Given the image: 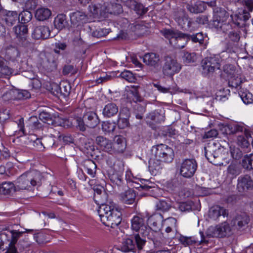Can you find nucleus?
I'll list each match as a JSON object with an SVG mask.
<instances>
[{
    "label": "nucleus",
    "mask_w": 253,
    "mask_h": 253,
    "mask_svg": "<svg viewBox=\"0 0 253 253\" xmlns=\"http://www.w3.org/2000/svg\"><path fill=\"white\" fill-rule=\"evenodd\" d=\"M85 170L91 177H94L96 171V165L91 160L87 159L84 162Z\"/></svg>",
    "instance_id": "obj_33"
},
{
    "label": "nucleus",
    "mask_w": 253,
    "mask_h": 253,
    "mask_svg": "<svg viewBox=\"0 0 253 253\" xmlns=\"http://www.w3.org/2000/svg\"><path fill=\"white\" fill-rule=\"evenodd\" d=\"M227 58L229 57V54L226 51H223L219 54L213 56L208 57L202 61L203 72L206 75L212 74L215 71L220 69L222 64L224 62L223 57Z\"/></svg>",
    "instance_id": "obj_4"
},
{
    "label": "nucleus",
    "mask_w": 253,
    "mask_h": 253,
    "mask_svg": "<svg viewBox=\"0 0 253 253\" xmlns=\"http://www.w3.org/2000/svg\"><path fill=\"white\" fill-rule=\"evenodd\" d=\"M131 229L139 231L142 236L151 238L150 234L152 231L150 227L145 225L144 220L138 216H135L131 219Z\"/></svg>",
    "instance_id": "obj_14"
},
{
    "label": "nucleus",
    "mask_w": 253,
    "mask_h": 253,
    "mask_svg": "<svg viewBox=\"0 0 253 253\" xmlns=\"http://www.w3.org/2000/svg\"><path fill=\"white\" fill-rule=\"evenodd\" d=\"M26 128L30 130L39 129L42 127V124L40 123L38 119L35 116L30 117L26 122ZM30 132V131H29Z\"/></svg>",
    "instance_id": "obj_37"
},
{
    "label": "nucleus",
    "mask_w": 253,
    "mask_h": 253,
    "mask_svg": "<svg viewBox=\"0 0 253 253\" xmlns=\"http://www.w3.org/2000/svg\"><path fill=\"white\" fill-rule=\"evenodd\" d=\"M129 119L118 117V126L121 129H124L127 127L129 125Z\"/></svg>",
    "instance_id": "obj_61"
},
{
    "label": "nucleus",
    "mask_w": 253,
    "mask_h": 253,
    "mask_svg": "<svg viewBox=\"0 0 253 253\" xmlns=\"http://www.w3.org/2000/svg\"><path fill=\"white\" fill-rule=\"evenodd\" d=\"M120 76L129 82H134L135 80L133 74L129 71L125 70L122 72L120 74Z\"/></svg>",
    "instance_id": "obj_54"
},
{
    "label": "nucleus",
    "mask_w": 253,
    "mask_h": 253,
    "mask_svg": "<svg viewBox=\"0 0 253 253\" xmlns=\"http://www.w3.org/2000/svg\"><path fill=\"white\" fill-rule=\"evenodd\" d=\"M15 186V183L11 182H4L0 185V193L3 194H8L10 193L12 189Z\"/></svg>",
    "instance_id": "obj_47"
},
{
    "label": "nucleus",
    "mask_w": 253,
    "mask_h": 253,
    "mask_svg": "<svg viewBox=\"0 0 253 253\" xmlns=\"http://www.w3.org/2000/svg\"><path fill=\"white\" fill-rule=\"evenodd\" d=\"M238 181L237 187L240 191L253 188V180L248 175L240 176L238 178Z\"/></svg>",
    "instance_id": "obj_22"
},
{
    "label": "nucleus",
    "mask_w": 253,
    "mask_h": 253,
    "mask_svg": "<svg viewBox=\"0 0 253 253\" xmlns=\"http://www.w3.org/2000/svg\"><path fill=\"white\" fill-rule=\"evenodd\" d=\"M95 203L100 205L98 213L101 221L105 225L114 228L120 224L122 221V213L116 204L108 199L105 192L100 194L99 198L94 199Z\"/></svg>",
    "instance_id": "obj_1"
},
{
    "label": "nucleus",
    "mask_w": 253,
    "mask_h": 253,
    "mask_svg": "<svg viewBox=\"0 0 253 253\" xmlns=\"http://www.w3.org/2000/svg\"><path fill=\"white\" fill-rule=\"evenodd\" d=\"M228 18V14L225 10L219 9L215 11L214 10L211 25L218 32L226 33L232 30L229 33L228 37L231 41L237 42L240 38L239 34L236 30L232 29L230 24L227 22Z\"/></svg>",
    "instance_id": "obj_2"
},
{
    "label": "nucleus",
    "mask_w": 253,
    "mask_h": 253,
    "mask_svg": "<svg viewBox=\"0 0 253 253\" xmlns=\"http://www.w3.org/2000/svg\"><path fill=\"white\" fill-rule=\"evenodd\" d=\"M187 8L191 13L202 12L205 9V3L202 1H197L194 5L187 4Z\"/></svg>",
    "instance_id": "obj_38"
},
{
    "label": "nucleus",
    "mask_w": 253,
    "mask_h": 253,
    "mask_svg": "<svg viewBox=\"0 0 253 253\" xmlns=\"http://www.w3.org/2000/svg\"><path fill=\"white\" fill-rule=\"evenodd\" d=\"M84 118L86 126L90 128H94L99 123L97 115L93 111L86 112L84 115Z\"/></svg>",
    "instance_id": "obj_20"
},
{
    "label": "nucleus",
    "mask_w": 253,
    "mask_h": 253,
    "mask_svg": "<svg viewBox=\"0 0 253 253\" xmlns=\"http://www.w3.org/2000/svg\"><path fill=\"white\" fill-rule=\"evenodd\" d=\"M219 231L220 237L229 236L231 234V228L229 224L226 222L219 225Z\"/></svg>",
    "instance_id": "obj_46"
},
{
    "label": "nucleus",
    "mask_w": 253,
    "mask_h": 253,
    "mask_svg": "<svg viewBox=\"0 0 253 253\" xmlns=\"http://www.w3.org/2000/svg\"><path fill=\"white\" fill-rule=\"evenodd\" d=\"M104 9L105 15L107 13L119 14L123 12L121 4L115 2L104 3Z\"/></svg>",
    "instance_id": "obj_28"
},
{
    "label": "nucleus",
    "mask_w": 253,
    "mask_h": 253,
    "mask_svg": "<svg viewBox=\"0 0 253 253\" xmlns=\"http://www.w3.org/2000/svg\"><path fill=\"white\" fill-rule=\"evenodd\" d=\"M51 15V11L48 8L41 7L38 8L35 12V17L39 21L48 19Z\"/></svg>",
    "instance_id": "obj_31"
},
{
    "label": "nucleus",
    "mask_w": 253,
    "mask_h": 253,
    "mask_svg": "<svg viewBox=\"0 0 253 253\" xmlns=\"http://www.w3.org/2000/svg\"><path fill=\"white\" fill-rule=\"evenodd\" d=\"M19 56L18 49L14 47H10L6 49L5 57L9 60L14 61Z\"/></svg>",
    "instance_id": "obj_42"
},
{
    "label": "nucleus",
    "mask_w": 253,
    "mask_h": 253,
    "mask_svg": "<svg viewBox=\"0 0 253 253\" xmlns=\"http://www.w3.org/2000/svg\"><path fill=\"white\" fill-rule=\"evenodd\" d=\"M18 14L14 11L6 12L3 15L2 20L4 21L7 28L15 24L18 20Z\"/></svg>",
    "instance_id": "obj_27"
},
{
    "label": "nucleus",
    "mask_w": 253,
    "mask_h": 253,
    "mask_svg": "<svg viewBox=\"0 0 253 253\" xmlns=\"http://www.w3.org/2000/svg\"><path fill=\"white\" fill-rule=\"evenodd\" d=\"M33 146L34 149L37 151H42L45 148L43 144L42 138H37L33 143Z\"/></svg>",
    "instance_id": "obj_56"
},
{
    "label": "nucleus",
    "mask_w": 253,
    "mask_h": 253,
    "mask_svg": "<svg viewBox=\"0 0 253 253\" xmlns=\"http://www.w3.org/2000/svg\"><path fill=\"white\" fill-rule=\"evenodd\" d=\"M197 163L194 159H186L180 164L179 174L185 178H191L197 169Z\"/></svg>",
    "instance_id": "obj_13"
},
{
    "label": "nucleus",
    "mask_w": 253,
    "mask_h": 253,
    "mask_svg": "<svg viewBox=\"0 0 253 253\" xmlns=\"http://www.w3.org/2000/svg\"><path fill=\"white\" fill-rule=\"evenodd\" d=\"M223 73L228 80V84L230 86L237 87L242 83L240 73L235 66L230 64H227L223 66Z\"/></svg>",
    "instance_id": "obj_11"
},
{
    "label": "nucleus",
    "mask_w": 253,
    "mask_h": 253,
    "mask_svg": "<svg viewBox=\"0 0 253 253\" xmlns=\"http://www.w3.org/2000/svg\"><path fill=\"white\" fill-rule=\"evenodd\" d=\"M39 119L44 123L49 125L52 123L50 115L45 112H42L39 114Z\"/></svg>",
    "instance_id": "obj_58"
},
{
    "label": "nucleus",
    "mask_w": 253,
    "mask_h": 253,
    "mask_svg": "<svg viewBox=\"0 0 253 253\" xmlns=\"http://www.w3.org/2000/svg\"><path fill=\"white\" fill-rule=\"evenodd\" d=\"M152 153L153 156L156 157L158 160L163 161L164 163H171L174 156L173 149L164 144L153 146Z\"/></svg>",
    "instance_id": "obj_8"
},
{
    "label": "nucleus",
    "mask_w": 253,
    "mask_h": 253,
    "mask_svg": "<svg viewBox=\"0 0 253 253\" xmlns=\"http://www.w3.org/2000/svg\"><path fill=\"white\" fill-rule=\"evenodd\" d=\"M163 35L169 40V43L176 48H182L184 47L189 36L184 34L180 32L171 30H165L163 31Z\"/></svg>",
    "instance_id": "obj_6"
},
{
    "label": "nucleus",
    "mask_w": 253,
    "mask_h": 253,
    "mask_svg": "<svg viewBox=\"0 0 253 253\" xmlns=\"http://www.w3.org/2000/svg\"><path fill=\"white\" fill-rule=\"evenodd\" d=\"M245 4L244 8H239L235 14L231 15L233 23L237 26L240 25V21H246L249 19V12L253 9V0H247Z\"/></svg>",
    "instance_id": "obj_9"
},
{
    "label": "nucleus",
    "mask_w": 253,
    "mask_h": 253,
    "mask_svg": "<svg viewBox=\"0 0 253 253\" xmlns=\"http://www.w3.org/2000/svg\"><path fill=\"white\" fill-rule=\"evenodd\" d=\"M17 100L25 99L30 97V92L26 90L18 89Z\"/></svg>",
    "instance_id": "obj_64"
},
{
    "label": "nucleus",
    "mask_w": 253,
    "mask_h": 253,
    "mask_svg": "<svg viewBox=\"0 0 253 253\" xmlns=\"http://www.w3.org/2000/svg\"><path fill=\"white\" fill-rule=\"evenodd\" d=\"M131 3L132 8L138 15H142L147 11V8H145L142 4L135 1H132Z\"/></svg>",
    "instance_id": "obj_48"
},
{
    "label": "nucleus",
    "mask_w": 253,
    "mask_h": 253,
    "mask_svg": "<svg viewBox=\"0 0 253 253\" xmlns=\"http://www.w3.org/2000/svg\"><path fill=\"white\" fill-rule=\"evenodd\" d=\"M89 12L93 16L105 15L104 4L102 5L99 3H91L88 7Z\"/></svg>",
    "instance_id": "obj_32"
},
{
    "label": "nucleus",
    "mask_w": 253,
    "mask_h": 253,
    "mask_svg": "<svg viewBox=\"0 0 253 253\" xmlns=\"http://www.w3.org/2000/svg\"><path fill=\"white\" fill-rule=\"evenodd\" d=\"M76 126L81 131H84L85 130V123L84 118L82 119L81 117H78L76 119Z\"/></svg>",
    "instance_id": "obj_63"
},
{
    "label": "nucleus",
    "mask_w": 253,
    "mask_h": 253,
    "mask_svg": "<svg viewBox=\"0 0 253 253\" xmlns=\"http://www.w3.org/2000/svg\"><path fill=\"white\" fill-rule=\"evenodd\" d=\"M239 94L244 103L248 104L253 102V95L248 90L241 89L239 91Z\"/></svg>",
    "instance_id": "obj_43"
},
{
    "label": "nucleus",
    "mask_w": 253,
    "mask_h": 253,
    "mask_svg": "<svg viewBox=\"0 0 253 253\" xmlns=\"http://www.w3.org/2000/svg\"><path fill=\"white\" fill-rule=\"evenodd\" d=\"M109 33L108 29L98 28L92 33V35L94 37L101 38L106 36Z\"/></svg>",
    "instance_id": "obj_53"
},
{
    "label": "nucleus",
    "mask_w": 253,
    "mask_h": 253,
    "mask_svg": "<svg viewBox=\"0 0 253 253\" xmlns=\"http://www.w3.org/2000/svg\"><path fill=\"white\" fill-rule=\"evenodd\" d=\"M156 207L157 210L163 211H168L171 207L170 202H167L165 200H159L157 202Z\"/></svg>",
    "instance_id": "obj_51"
},
{
    "label": "nucleus",
    "mask_w": 253,
    "mask_h": 253,
    "mask_svg": "<svg viewBox=\"0 0 253 253\" xmlns=\"http://www.w3.org/2000/svg\"><path fill=\"white\" fill-rule=\"evenodd\" d=\"M126 144L125 139L122 136L118 135L115 137L114 143H112V154L122 153L126 148Z\"/></svg>",
    "instance_id": "obj_18"
},
{
    "label": "nucleus",
    "mask_w": 253,
    "mask_h": 253,
    "mask_svg": "<svg viewBox=\"0 0 253 253\" xmlns=\"http://www.w3.org/2000/svg\"><path fill=\"white\" fill-rule=\"evenodd\" d=\"M173 17L178 25L182 29H187L191 26V22L188 19L187 16L182 9L174 11Z\"/></svg>",
    "instance_id": "obj_16"
},
{
    "label": "nucleus",
    "mask_w": 253,
    "mask_h": 253,
    "mask_svg": "<svg viewBox=\"0 0 253 253\" xmlns=\"http://www.w3.org/2000/svg\"><path fill=\"white\" fill-rule=\"evenodd\" d=\"M38 67L41 71L50 73L57 67V55L52 53H41L39 55Z\"/></svg>",
    "instance_id": "obj_7"
},
{
    "label": "nucleus",
    "mask_w": 253,
    "mask_h": 253,
    "mask_svg": "<svg viewBox=\"0 0 253 253\" xmlns=\"http://www.w3.org/2000/svg\"><path fill=\"white\" fill-rule=\"evenodd\" d=\"M70 20L73 25L78 26L87 21V16L84 12L77 11L70 14Z\"/></svg>",
    "instance_id": "obj_24"
},
{
    "label": "nucleus",
    "mask_w": 253,
    "mask_h": 253,
    "mask_svg": "<svg viewBox=\"0 0 253 253\" xmlns=\"http://www.w3.org/2000/svg\"><path fill=\"white\" fill-rule=\"evenodd\" d=\"M135 243L130 238L124 239L121 245V250L123 252H135L136 245L138 250L142 249L145 244V240L140 238L139 234L134 236Z\"/></svg>",
    "instance_id": "obj_12"
},
{
    "label": "nucleus",
    "mask_w": 253,
    "mask_h": 253,
    "mask_svg": "<svg viewBox=\"0 0 253 253\" xmlns=\"http://www.w3.org/2000/svg\"><path fill=\"white\" fill-rule=\"evenodd\" d=\"M32 18V14L31 12L28 10H24L18 15V20L21 23H27L31 21Z\"/></svg>",
    "instance_id": "obj_50"
},
{
    "label": "nucleus",
    "mask_w": 253,
    "mask_h": 253,
    "mask_svg": "<svg viewBox=\"0 0 253 253\" xmlns=\"http://www.w3.org/2000/svg\"><path fill=\"white\" fill-rule=\"evenodd\" d=\"M116 127L115 122L110 121L103 122L102 124V129L105 133H110L113 132Z\"/></svg>",
    "instance_id": "obj_45"
},
{
    "label": "nucleus",
    "mask_w": 253,
    "mask_h": 253,
    "mask_svg": "<svg viewBox=\"0 0 253 253\" xmlns=\"http://www.w3.org/2000/svg\"><path fill=\"white\" fill-rule=\"evenodd\" d=\"M228 214L226 209L219 206L212 207L209 211V216L213 220H217L221 216H227Z\"/></svg>",
    "instance_id": "obj_19"
},
{
    "label": "nucleus",
    "mask_w": 253,
    "mask_h": 253,
    "mask_svg": "<svg viewBox=\"0 0 253 253\" xmlns=\"http://www.w3.org/2000/svg\"><path fill=\"white\" fill-rule=\"evenodd\" d=\"M67 23L66 16L64 14H58L54 19V24L58 30L63 29Z\"/></svg>",
    "instance_id": "obj_40"
},
{
    "label": "nucleus",
    "mask_w": 253,
    "mask_h": 253,
    "mask_svg": "<svg viewBox=\"0 0 253 253\" xmlns=\"http://www.w3.org/2000/svg\"><path fill=\"white\" fill-rule=\"evenodd\" d=\"M143 61L147 65L156 67L158 66L160 57L154 53H148L143 57Z\"/></svg>",
    "instance_id": "obj_29"
},
{
    "label": "nucleus",
    "mask_w": 253,
    "mask_h": 253,
    "mask_svg": "<svg viewBox=\"0 0 253 253\" xmlns=\"http://www.w3.org/2000/svg\"><path fill=\"white\" fill-rule=\"evenodd\" d=\"M250 155H246L242 160V165L245 169H253V163L250 160Z\"/></svg>",
    "instance_id": "obj_59"
},
{
    "label": "nucleus",
    "mask_w": 253,
    "mask_h": 253,
    "mask_svg": "<svg viewBox=\"0 0 253 253\" xmlns=\"http://www.w3.org/2000/svg\"><path fill=\"white\" fill-rule=\"evenodd\" d=\"M118 107L114 103H109L105 105L102 110V115L109 118L116 115L118 112Z\"/></svg>",
    "instance_id": "obj_30"
},
{
    "label": "nucleus",
    "mask_w": 253,
    "mask_h": 253,
    "mask_svg": "<svg viewBox=\"0 0 253 253\" xmlns=\"http://www.w3.org/2000/svg\"><path fill=\"white\" fill-rule=\"evenodd\" d=\"M163 221V217L161 214L156 213L151 216L148 219V223L151 226V231L159 230Z\"/></svg>",
    "instance_id": "obj_25"
},
{
    "label": "nucleus",
    "mask_w": 253,
    "mask_h": 253,
    "mask_svg": "<svg viewBox=\"0 0 253 253\" xmlns=\"http://www.w3.org/2000/svg\"><path fill=\"white\" fill-rule=\"evenodd\" d=\"M230 152L232 158L235 160L240 159L242 155L241 151L234 146H230Z\"/></svg>",
    "instance_id": "obj_55"
},
{
    "label": "nucleus",
    "mask_w": 253,
    "mask_h": 253,
    "mask_svg": "<svg viewBox=\"0 0 253 253\" xmlns=\"http://www.w3.org/2000/svg\"><path fill=\"white\" fill-rule=\"evenodd\" d=\"M249 221V217L245 213H243L236 217L234 220V224L235 225H237L239 228H241L247 225Z\"/></svg>",
    "instance_id": "obj_41"
},
{
    "label": "nucleus",
    "mask_w": 253,
    "mask_h": 253,
    "mask_svg": "<svg viewBox=\"0 0 253 253\" xmlns=\"http://www.w3.org/2000/svg\"><path fill=\"white\" fill-rule=\"evenodd\" d=\"M120 163L122 167H120L118 170L114 168V169L109 173V177L110 180L113 183L117 185H120L122 183L124 172V164L121 162Z\"/></svg>",
    "instance_id": "obj_21"
},
{
    "label": "nucleus",
    "mask_w": 253,
    "mask_h": 253,
    "mask_svg": "<svg viewBox=\"0 0 253 253\" xmlns=\"http://www.w3.org/2000/svg\"><path fill=\"white\" fill-rule=\"evenodd\" d=\"M13 30L17 38L22 40H26L28 33V28L26 25H18L13 28Z\"/></svg>",
    "instance_id": "obj_36"
},
{
    "label": "nucleus",
    "mask_w": 253,
    "mask_h": 253,
    "mask_svg": "<svg viewBox=\"0 0 253 253\" xmlns=\"http://www.w3.org/2000/svg\"><path fill=\"white\" fill-rule=\"evenodd\" d=\"M153 85L159 92L163 93H169L173 94L177 90V85L175 84L168 87L162 86L159 83H153Z\"/></svg>",
    "instance_id": "obj_39"
},
{
    "label": "nucleus",
    "mask_w": 253,
    "mask_h": 253,
    "mask_svg": "<svg viewBox=\"0 0 253 253\" xmlns=\"http://www.w3.org/2000/svg\"><path fill=\"white\" fill-rule=\"evenodd\" d=\"M162 162L156 157H152L149 162V169L152 174L155 175L161 172L163 168Z\"/></svg>",
    "instance_id": "obj_26"
},
{
    "label": "nucleus",
    "mask_w": 253,
    "mask_h": 253,
    "mask_svg": "<svg viewBox=\"0 0 253 253\" xmlns=\"http://www.w3.org/2000/svg\"><path fill=\"white\" fill-rule=\"evenodd\" d=\"M13 70L7 65V62L0 57V77H7L12 74Z\"/></svg>",
    "instance_id": "obj_34"
},
{
    "label": "nucleus",
    "mask_w": 253,
    "mask_h": 253,
    "mask_svg": "<svg viewBox=\"0 0 253 253\" xmlns=\"http://www.w3.org/2000/svg\"><path fill=\"white\" fill-rule=\"evenodd\" d=\"M42 140L45 148L52 147L55 143V140L51 136H45L42 138Z\"/></svg>",
    "instance_id": "obj_60"
},
{
    "label": "nucleus",
    "mask_w": 253,
    "mask_h": 253,
    "mask_svg": "<svg viewBox=\"0 0 253 253\" xmlns=\"http://www.w3.org/2000/svg\"><path fill=\"white\" fill-rule=\"evenodd\" d=\"M42 176L36 170L26 171L20 175L15 181V191H31L41 184Z\"/></svg>",
    "instance_id": "obj_3"
},
{
    "label": "nucleus",
    "mask_w": 253,
    "mask_h": 253,
    "mask_svg": "<svg viewBox=\"0 0 253 253\" xmlns=\"http://www.w3.org/2000/svg\"><path fill=\"white\" fill-rule=\"evenodd\" d=\"M163 66V74L167 77H172L178 73L181 69V65L175 57L167 56L164 60Z\"/></svg>",
    "instance_id": "obj_10"
},
{
    "label": "nucleus",
    "mask_w": 253,
    "mask_h": 253,
    "mask_svg": "<svg viewBox=\"0 0 253 253\" xmlns=\"http://www.w3.org/2000/svg\"><path fill=\"white\" fill-rule=\"evenodd\" d=\"M215 147L214 143H210L205 147V155L208 160L214 165H223V163H218L216 159L219 156L220 149H214Z\"/></svg>",
    "instance_id": "obj_15"
},
{
    "label": "nucleus",
    "mask_w": 253,
    "mask_h": 253,
    "mask_svg": "<svg viewBox=\"0 0 253 253\" xmlns=\"http://www.w3.org/2000/svg\"><path fill=\"white\" fill-rule=\"evenodd\" d=\"M122 201L126 204H131L133 203L135 194L132 189H128L121 195Z\"/></svg>",
    "instance_id": "obj_35"
},
{
    "label": "nucleus",
    "mask_w": 253,
    "mask_h": 253,
    "mask_svg": "<svg viewBox=\"0 0 253 253\" xmlns=\"http://www.w3.org/2000/svg\"><path fill=\"white\" fill-rule=\"evenodd\" d=\"M95 144L100 150L112 154V142L109 139L103 136H98L95 139Z\"/></svg>",
    "instance_id": "obj_17"
},
{
    "label": "nucleus",
    "mask_w": 253,
    "mask_h": 253,
    "mask_svg": "<svg viewBox=\"0 0 253 253\" xmlns=\"http://www.w3.org/2000/svg\"><path fill=\"white\" fill-rule=\"evenodd\" d=\"M219 225L210 227L207 232V236L211 237H220Z\"/></svg>",
    "instance_id": "obj_52"
},
{
    "label": "nucleus",
    "mask_w": 253,
    "mask_h": 253,
    "mask_svg": "<svg viewBox=\"0 0 253 253\" xmlns=\"http://www.w3.org/2000/svg\"><path fill=\"white\" fill-rule=\"evenodd\" d=\"M18 93V89L12 88L6 91L2 95V97L4 101L17 100Z\"/></svg>",
    "instance_id": "obj_44"
},
{
    "label": "nucleus",
    "mask_w": 253,
    "mask_h": 253,
    "mask_svg": "<svg viewBox=\"0 0 253 253\" xmlns=\"http://www.w3.org/2000/svg\"><path fill=\"white\" fill-rule=\"evenodd\" d=\"M50 36L49 28L45 26H37L32 34L33 37L35 39L48 38Z\"/></svg>",
    "instance_id": "obj_23"
},
{
    "label": "nucleus",
    "mask_w": 253,
    "mask_h": 253,
    "mask_svg": "<svg viewBox=\"0 0 253 253\" xmlns=\"http://www.w3.org/2000/svg\"><path fill=\"white\" fill-rule=\"evenodd\" d=\"M34 231L33 229H24L23 231H19L14 229L7 230L6 232L3 233L1 236L2 239L6 238L7 241L5 242V247H1L4 250H6L4 253H16L17 249L15 247V244L18 240L21 237L24 233H31Z\"/></svg>",
    "instance_id": "obj_5"
},
{
    "label": "nucleus",
    "mask_w": 253,
    "mask_h": 253,
    "mask_svg": "<svg viewBox=\"0 0 253 253\" xmlns=\"http://www.w3.org/2000/svg\"><path fill=\"white\" fill-rule=\"evenodd\" d=\"M228 173L233 176H236L240 174V170L238 166L235 164L231 163L228 168Z\"/></svg>",
    "instance_id": "obj_57"
},
{
    "label": "nucleus",
    "mask_w": 253,
    "mask_h": 253,
    "mask_svg": "<svg viewBox=\"0 0 253 253\" xmlns=\"http://www.w3.org/2000/svg\"><path fill=\"white\" fill-rule=\"evenodd\" d=\"M188 36H189V40L191 39L194 42L202 43L204 41V37L202 33H198L195 35Z\"/></svg>",
    "instance_id": "obj_62"
},
{
    "label": "nucleus",
    "mask_w": 253,
    "mask_h": 253,
    "mask_svg": "<svg viewBox=\"0 0 253 253\" xmlns=\"http://www.w3.org/2000/svg\"><path fill=\"white\" fill-rule=\"evenodd\" d=\"M183 62L187 64L196 62L197 60L196 54L194 53L185 52L182 57Z\"/></svg>",
    "instance_id": "obj_49"
}]
</instances>
